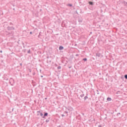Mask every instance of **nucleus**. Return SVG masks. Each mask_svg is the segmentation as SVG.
I'll return each mask as SVG.
<instances>
[{
  "label": "nucleus",
  "instance_id": "f3484780",
  "mask_svg": "<svg viewBox=\"0 0 127 127\" xmlns=\"http://www.w3.org/2000/svg\"><path fill=\"white\" fill-rule=\"evenodd\" d=\"M29 72H31V69H29Z\"/></svg>",
  "mask_w": 127,
  "mask_h": 127
},
{
  "label": "nucleus",
  "instance_id": "bb28decb",
  "mask_svg": "<svg viewBox=\"0 0 127 127\" xmlns=\"http://www.w3.org/2000/svg\"><path fill=\"white\" fill-rule=\"evenodd\" d=\"M126 4H127V2H126Z\"/></svg>",
  "mask_w": 127,
  "mask_h": 127
},
{
  "label": "nucleus",
  "instance_id": "dca6fc26",
  "mask_svg": "<svg viewBox=\"0 0 127 127\" xmlns=\"http://www.w3.org/2000/svg\"><path fill=\"white\" fill-rule=\"evenodd\" d=\"M68 6H72V5L71 4H68Z\"/></svg>",
  "mask_w": 127,
  "mask_h": 127
},
{
  "label": "nucleus",
  "instance_id": "39448f33",
  "mask_svg": "<svg viewBox=\"0 0 127 127\" xmlns=\"http://www.w3.org/2000/svg\"><path fill=\"white\" fill-rule=\"evenodd\" d=\"M47 116H48V113H45L44 114V116L43 117V119H44L45 117H47Z\"/></svg>",
  "mask_w": 127,
  "mask_h": 127
},
{
  "label": "nucleus",
  "instance_id": "4468645a",
  "mask_svg": "<svg viewBox=\"0 0 127 127\" xmlns=\"http://www.w3.org/2000/svg\"><path fill=\"white\" fill-rule=\"evenodd\" d=\"M125 79H127V74H126L125 75Z\"/></svg>",
  "mask_w": 127,
  "mask_h": 127
},
{
  "label": "nucleus",
  "instance_id": "9b49d317",
  "mask_svg": "<svg viewBox=\"0 0 127 127\" xmlns=\"http://www.w3.org/2000/svg\"><path fill=\"white\" fill-rule=\"evenodd\" d=\"M46 123H49V120L47 119V120H46Z\"/></svg>",
  "mask_w": 127,
  "mask_h": 127
},
{
  "label": "nucleus",
  "instance_id": "20e7f679",
  "mask_svg": "<svg viewBox=\"0 0 127 127\" xmlns=\"http://www.w3.org/2000/svg\"><path fill=\"white\" fill-rule=\"evenodd\" d=\"M63 49H64V47H62V46H60L59 47V50H63Z\"/></svg>",
  "mask_w": 127,
  "mask_h": 127
},
{
  "label": "nucleus",
  "instance_id": "f8f14e48",
  "mask_svg": "<svg viewBox=\"0 0 127 127\" xmlns=\"http://www.w3.org/2000/svg\"><path fill=\"white\" fill-rule=\"evenodd\" d=\"M83 61H87V59L84 58L83 59Z\"/></svg>",
  "mask_w": 127,
  "mask_h": 127
},
{
  "label": "nucleus",
  "instance_id": "9d476101",
  "mask_svg": "<svg viewBox=\"0 0 127 127\" xmlns=\"http://www.w3.org/2000/svg\"><path fill=\"white\" fill-rule=\"evenodd\" d=\"M40 116L41 117H43V114L42 113H40Z\"/></svg>",
  "mask_w": 127,
  "mask_h": 127
},
{
  "label": "nucleus",
  "instance_id": "393cba45",
  "mask_svg": "<svg viewBox=\"0 0 127 127\" xmlns=\"http://www.w3.org/2000/svg\"><path fill=\"white\" fill-rule=\"evenodd\" d=\"M20 65H22V64H20Z\"/></svg>",
  "mask_w": 127,
  "mask_h": 127
},
{
  "label": "nucleus",
  "instance_id": "423d86ee",
  "mask_svg": "<svg viewBox=\"0 0 127 127\" xmlns=\"http://www.w3.org/2000/svg\"><path fill=\"white\" fill-rule=\"evenodd\" d=\"M89 4H90V5H94V3L92 1H89Z\"/></svg>",
  "mask_w": 127,
  "mask_h": 127
},
{
  "label": "nucleus",
  "instance_id": "1a4fd4ad",
  "mask_svg": "<svg viewBox=\"0 0 127 127\" xmlns=\"http://www.w3.org/2000/svg\"><path fill=\"white\" fill-rule=\"evenodd\" d=\"M88 99V96H86L84 97V100Z\"/></svg>",
  "mask_w": 127,
  "mask_h": 127
},
{
  "label": "nucleus",
  "instance_id": "7ed1b4c3",
  "mask_svg": "<svg viewBox=\"0 0 127 127\" xmlns=\"http://www.w3.org/2000/svg\"><path fill=\"white\" fill-rule=\"evenodd\" d=\"M96 57H101V54H100V53H96Z\"/></svg>",
  "mask_w": 127,
  "mask_h": 127
},
{
  "label": "nucleus",
  "instance_id": "2eb2a0df",
  "mask_svg": "<svg viewBox=\"0 0 127 127\" xmlns=\"http://www.w3.org/2000/svg\"><path fill=\"white\" fill-rule=\"evenodd\" d=\"M80 97H81V98H83V97H84V94L80 95Z\"/></svg>",
  "mask_w": 127,
  "mask_h": 127
},
{
  "label": "nucleus",
  "instance_id": "ddd939ff",
  "mask_svg": "<svg viewBox=\"0 0 127 127\" xmlns=\"http://www.w3.org/2000/svg\"><path fill=\"white\" fill-rule=\"evenodd\" d=\"M58 69H61V66H59L58 67Z\"/></svg>",
  "mask_w": 127,
  "mask_h": 127
},
{
  "label": "nucleus",
  "instance_id": "aec40b11",
  "mask_svg": "<svg viewBox=\"0 0 127 127\" xmlns=\"http://www.w3.org/2000/svg\"><path fill=\"white\" fill-rule=\"evenodd\" d=\"M62 117H64V115H62Z\"/></svg>",
  "mask_w": 127,
  "mask_h": 127
},
{
  "label": "nucleus",
  "instance_id": "f03ea898",
  "mask_svg": "<svg viewBox=\"0 0 127 127\" xmlns=\"http://www.w3.org/2000/svg\"><path fill=\"white\" fill-rule=\"evenodd\" d=\"M7 29L8 30H14V28L12 27H7Z\"/></svg>",
  "mask_w": 127,
  "mask_h": 127
},
{
  "label": "nucleus",
  "instance_id": "a211bd4d",
  "mask_svg": "<svg viewBox=\"0 0 127 127\" xmlns=\"http://www.w3.org/2000/svg\"><path fill=\"white\" fill-rule=\"evenodd\" d=\"M30 34H32V32H30Z\"/></svg>",
  "mask_w": 127,
  "mask_h": 127
},
{
  "label": "nucleus",
  "instance_id": "6ab92c4d",
  "mask_svg": "<svg viewBox=\"0 0 127 127\" xmlns=\"http://www.w3.org/2000/svg\"><path fill=\"white\" fill-rule=\"evenodd\" d=\"M0 53H2V51H0Z\"/></svg>",
  "mask_w": 127,
  "mask_h": 127
},
{
  "label": "nucleus",
  "instance_id": "b1692460",
  "mask_svg": "<svg viewBox=\"0 0 127 127\" xmlns=\"http://www.w3.org/2000/svg\"><path fill=\"white\" fill-rule=\"evenodd\" d=\"M41 77L43 78V76L42 75V76H41Z\"/></svg>",
  "mask_w": 127,
  "mask_h": 127
},
{
  "label": "nucleus",
  "instance_id": "f257e3e1",
  "mask_svg": "<svg viewBox=\"0 0 127 127\" xmlns=\"http://www.w3.org/2000/svg\"><path fill=\"white\" fill-rule=\"evenodd\" d=\"M9 83H10V84H12V83H14V80H13V79H12V78H10L9 80Z\"/></svg>",
  "mask_w": 127,
  "mask_h": 127
},
{
  "label": "nucleus",
  "instance_id": "0eeeda50",
  "mask_svg": "<svg viewBox=\"0 0 127 127\" xmlns=\"http://www.w3.org/2000/svg\"><path fill=\"white\" fill-rule=\"evenodd\" d=\"M107 101H112V98L108 97V98H107Z\"/></svg>",
  "mask_w": 127,
  "mask_h": 127
},
{
  "label": "nucleus",
  "instance_id": "412c9836",
  "mask_svg": "<svg viewBox=\"0 0 127 127\" xmlns=\"http://www.w3.org/2000/svg\"><path fill=\"white\" fill-rule=\"evenodd\" d=\"M98 127H102V126L101 125H99Z\"/></svg>",
  "mask_w": 127,
  "mask_h": 127
},
{
  "label": "nucleus",
  "instance_id": "cd10ccee",
  "mask_svg": "<svg viewBox=\"0 0 127 127\" xmlns=\"http://www.w3.org/2000/svg\"><path fill=\"white\" fill-rule=\"evenodd\" d=\"M6 80H8V79H7Z\"/></svg>",
  "mask_w": 127,
  "mask_h": 127
},
{
  "label": "nucleus",
  "instance_id": "5701e85b",
  "mask_svg": "<svg viewBox=\"0 0 127 127\" xmlns=\"http://www.w3.org/2000/svg\"><path fill=\"white\" fill-rule=\"evenodd\" d=\"M76 56H78V54L76 55Z\"/></svg>",
  "mask_w": 127,
  "mask_h": 127
},
{
  "label": "nucleus",
  "instance_id": "6e6552de",
  "mask_svg": "<svg viewBox=\"0 0 127 127\" xmlns=\"http://www.w3.org/2000/svg\"><path fill=\"white\" fill-rule=\"evenodd\" d=\"M27 53H28L29 54L31 53L30 50H29L28 51Z\"/></svg>",
  "mask_w": 127,
  "mask_h": 127
},
{
  "label": "nucleus",
  "instance_id": "4be33fe9",
  "mask_svg": "<svg viewBox=\"0 0 127 127\" xmlns=\"http://www.w3.org/2000/svg\"><path fill=\"white\" fill-rule=\"evenodd\" d=\"M33 75H35V73H33Z\"/></svg>",
  "mask_w": 127,
  "mask_h": 127
},
{
  "label": "nucleus",
  "instance_id": "a878e982",
  "mask_svg": "<svg viewBox=\"0 0 127 127\" xmlns=\"http://www.w3.org/2000/svg\"><path fill=\"white\" fill-rule=\"evenodd\" d=\"M65 113L67 114V113H68V112H65Z\"/></svg>",
  "mask_w": 127,
  "mask_h": 127
}]
</instances>
